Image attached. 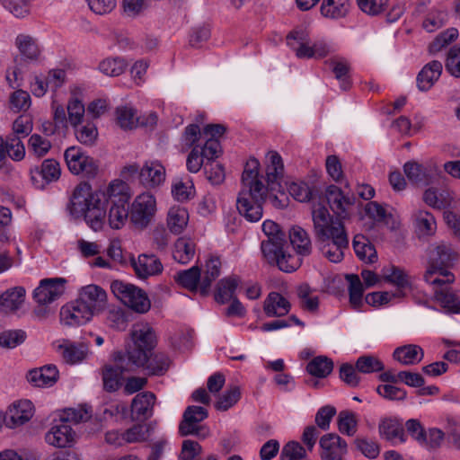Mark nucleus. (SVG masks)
Masks as SVG:
<instances>
[{
	"label": "nucleus",
	"instance_id": "1",
	"mask_svg": "<svg viewBox=\"0 0 460 460\" xmlns=\"http://www.w3.org/2000/svg\"><path fill=\"white\" fill-rule=\"evenodd\" d=\"M131 199V187L121 179L111 180L98 190L81 181L73 190L69 207L73 214L83 216L93 231H100L105 225L106 207L129 205Z\"/></svg>",
	"mask_w": 460,
	"mask_h": 460
},
{
	"label": "nucleus",
	"instance_id": "2",
	"mask_svg": "<svg viewBox=\"0 0 460 460\" xmlns=\"http://www.w3.org/2000/svg\"><path fill=\"white\" fill-rule=\"evenodd\" d=\"M312 217L314 233L320 242L341 243L349 240L342 218H333L324 206L319 204L315 207Z\"/></svg>",
	"mask_w": 460,
	"mask_h": 460
},
{
	"label": "nucleus",
	"instance_id": "3",
	"mask_svg": "<svg viewBox=\"0 0 460 460\" xmlns=\"http://www.w3.org/2000/svg\"><path fill=\"white\" fill-rule=\"evenodd\" d=\"M114 296L125 306L137 314H146L151 309V300L142 288L119 279L111 284Z\"/></svg>",
	"mask_w": 460,
	"mask_h": 460
},
{
	"label": "nucleus",
	"instance_id": "4",
	"mask_svg": "<svg viewBox=\"0 0 460 460\" xmlns=\"http://www.w3.org/2000/svg\"><path fill=\"white\" fill-rule=\"evenodd\" d=\"M68 170L75 175L93 179L99 174V164L78 146L68 147L64 154Z\"/></svg>",
	"mask_w": 460,
	"mask_h": 460
},
{
	"label": "nucleus",
	"instance_id": "5",
	"mask_svg": "<svg viewBox=\"0 0 460 460\" xmlns=\"http://www.w3.org/2000/svg\"><path fill=\"white\" fill-rule=\"evenodd\" d=\"M266 195L267 189H262L260 192L252 189H242L236 200V208L240 215L250 222L259 221L263 215L262 202Z\"/></svg>",
	"mask_w": 460,
	"mask_h": 460
},
{
	"label": "nucleus",
	"instance_id": "6",
	"mask_svg": "<svg viewBox=\"0 0 460 460\" xmlns=\"http://www.w3.org/2000/svg\"><path fill=\"white\" fill-rule=\"evenodd\" d=\"M157 211L156 199L150 192L138 194L130 205V221L137 228H146Z\"/></svg>",
	"mask_w": 460,
	"mask_h": 460
},
{
	"label": "nucleus",
	"instance_id": "7",
	"mask_svg": "<svg viewBox=\"0 0 460 460\" xmlns=\"http://www.w3.org/2000/svg\"><path fill=\"white\" fill-rule=\"evenodd\" d=\"M324 196L332 212L340 218L346 219L350 217L355 199L352 195L344 193L337 185H329L324 191Z\"/></svg>",
	"mask_w": 460,
	"mask_h": 460
},
{
	"label": "nucleus",
	"instance_id": "8",
	"mask_svg": "<svg viewBox=\"0 0 460 460\" xmlns=\"http://www.w3.org/2000/svg\"><path fill=\"white\" fill-rule=\"evenodd\" d=\"M146 438V430L141 424H136L127 429L119 430L111 429L105 432L104 440L107 444L113 447H123L127 444L142 442Z\"/></svg>",
	"mask_w": 460,
	"mask_h": 460
},
{
	"label": "nucleus",
	"instance_id": "9",
	"mask_svg": "<svg viewBox=\"0 0 460 460\" xmlns=\"http://www.w3.org/2000/svg\"><path fill=\"white\" fill-rule=\"evenodd\" d=\"M78 297L93 315L103 312L108 306L109 298L106 290L95 284L83 287Z\"/></svg>",
	"mask_w": 460,
	"mask_h": 460
},
{
	"label": "nucleus",
	"instance_id": "10",
	"mask_svg": "<svg viewBox=\"0 0 460 460\" xmlns=\"http://www.w3.org/2000/svg\"><path fill=\"white\" fill-rule=\"evenodd\" d=\"M226 128L219 124L207 125L203 128V137L205 144L201 154L208 162L215 161L222 154V147L219 138L225 134Z\"/></svg>",
	"mask_w": 460,
	"mask_h": 460
},
{
	"label": "nucleus",
	"instance_id": "11",
	"mask_svg": "<svg viewBox=\"0 0 460 460\" xmlns=\"http://www.w3.org/2000/svg\"><path fill=\"white\" fill-rule=\"evenodd\" d=\"M66 284V279L64 278L42 279L34 290L33 296L40 305L49 304L64 294Z\"/></svg>",
	"mask_w": 460,
	"mask_h": 460
},
{
	"label": "nucleus",
	"instance_id": "12",
	"mask_svg": "<svg viewBox=\"0 0 460 460\" xmlns=\"http://www.w3.org/2000/svg\"><path fill=\"white\" fill-rule=\"evenodd\" d=\"M322 460H343L348 445L344 439L334 433L323 435L319 441Z\"/></svg>",
	"mask_w": 460,
	"mask_h": 460
},
{
	"label": "nucleus",
	"instance_id": "13",
	"mask_svg": "<svg viewBox=\"0 0 460 460\" xmlns=\"http://www.w3.org/2000/svg\"><path fill=\"white\" fill-rule=\"evenodd\" d=\"M156 397L154 393L146 391L138 393L130 404V418L134 421H145L153 414Z\"/></svg>",
	"mask_w": 460,
	"mask_h": 460
},
{
	"label": "nucleus",
	"instance_id": "14",
	"mask_svg": "<svg viewBox=\"0 0 460 460\" xmlns=\"http://www.w3.org/2000/svg\"><path fill=\"white\" fill-rule=\"evenodd\" d=\"M60 317L66 325H80L90 321L93 314L78 297L74 303L62 307Z\"/></svg>",
	"mask_w": 460,
	"mask_h": 460
},
{
	"label": "nucleus",
	"instance_id": "15",
	"mask_svg": "<svg viewBox=\"0 0 460 460\" xmlns=\"http://www.w3.org/2000/svg\"><path fill=\"white\" fill-rule=\"evenodd\" d=\"M136 275L139 279H147L163 272L164 266L159 258L154 254H140L137 259L131 260Z\"/></svg>",
	"mask_w": 460,
	"mask_h": 460
},
{
	"label": "nucleus",
	"instance_id": "16",
	"mask_svg": "<svg viewBox=\"0 0 460 460\" xmlns=\"http://www.w3.org/2000/svg\"><path fill=\"white\" fill-rule=\"evenodd\" d=\"M424 279L432 286L435 294L438 290L449 288V286L455 281V276L442 266L429 264L424 274Z\"/></svg>",
	"mask_w": 460,
	"mask_h": 460
},
{
	"label": "nucleus",
	"instance_id": "17",
	"mask_svg": "<svg viewBox=\"0 0 460 460\" xmlns=\"http://www.w3.org/2000/svg\"><path fill=\"white\" fill-rule=\"evenodd\" d=\"M130 337L132 344L150 350H153L157 343L155 330L146 322H139L134 324Z\"/></svg>",
	"mask_w": 460,
	"mask_h": 460
},
{
	"label": "nucleus",
	"instance_id": "18",
	"mask_svg": "<svg viewBox=\"0 0 460 460\" xmlns=\"http://www.w3.org/2000/svg\"><path fill=\"white\" fill-rule=\"evenodd\" d=\"M59 378V372L56 366L47 365L30 370L27 374L29 383L37 387L54 385Z\"/></svg>",
	"mask_w": 460,
	"mask_h": 460
},
{
	"label": "nucleus",
	"instance_id": "19",
	"mask_svg": "<svg viewBox=\"0 0 460 460\" xmlns=\"http://www.w3.org/2000/svg\"><path fill=\"white\" fill-rule=\"evenodd\" d=\"M263 311L269 317H282L291 309V304L279 292H270L263 301Z\"/></svg>",
	"mask_w": 460,
	"mask_h": 460
},
{
	"label": "nucleus",
	"instance_id": "20",
	"mask_svg": "<svg viewBox=\"0 0 460 460\" xmlns=\"http://www.w3.org/2000/svg\"><path fill=\"white\" fill-rule=\"evenodd\" d=\"M261 164L258 159L251 157L245 164L242 174V189H252L260 192L262 189H267L259 178Z\"/></svg>",
	"mask_w": 460,
	"mask_h": 460
},
{
	"label": "nucleus",
	"instance_id": "21",
	"mask_svg": "<svg viewBox=\"0 0 460 460\" xmlns=\"http://www.w3.org/2000/svg\"><path fill=\"white\" fill-rule=\"evenodd\" d=\"M190 220L189 211L181 206H172L166 216V226L172 234H181L188 226Z\"/></svg>",
	"mask_w": 460,
	"mask_h": 460
},
{
	"label": "nucleus",
	"instance_id": "22",
	"mask_svg": "<svg viewBox=\"0 0 460 460\" xmlns=\"http://www.w3.org/2000/svg\"><path fill=\"white\" fill-rule=\"evenodd\" d=\"M208 416V411L200 406H189L183 414V420L180 423L179 431L181 436H187L197 432L195 424L202 421Z\"/></svg>",
	"mask_w": 460,
	"mask_h": 460
},
{
	"label": "nucleus",
	"instance_id": "23",
	"mask_svg": "<svg viewBox=\"0 0 460 460\" xmlns=\"http://www.w3.org/2000/svg\"><path fill=\"white\" fill-rule=\"evenodd\" d=\"M49 444L57 447H70L75 441V432L66 423L54 426L46 435Z\"/></svg>",
	"mask_w": 460,
	"mask_h": 460
},
{
	"label": "nucleus",
	"instance_id": "24",
	"mask_svg": "<svg viewBox=\"0 0 460 460\" xmlns=\"http://www.w3.org/2000/svg\"><path fill=\"white\" fill-rule=\"evenodd\" d=\"M139 177L141 181L147 186H158L165 179V169L161 163L149 161L141 168Z\"/></svg>",
	"mask_w": 460,
	"mask_h": 460
},
{
	"label": "nucleus",
	"instance_id": "25",
	"mask_svg": "<svg viewBox=\"0 0 460 460\" xmlns=\"http://www.w3.org/2000/svg\"><path fill=\"white\" fill-rule=\"evenodd\" d=\"M289 240L293 249L300 257H306L312 252V242L307 232L299 226L289 230Z\"/></svg>",
	"mask_w": 460,
	"mask_h": 460
},
{
	"label": "nucleus",
	"instance_id": "26",
	"mask_svg": "<svg viewBox=\"0 0 460 460\" xmlns=\"http://www.w3.org/2000/svg\"><path fill=\"white\" fill-rule=\"evenodd\" d=\"M26 291L22 287H14L0 295V308L5 313L15 312L25 300Z\"/></svg>",
	"mask_w": 460,
	"mask_h": 460
},
{
	"label": "nucleus",
	"instance_id": "27",
	"mask_svg": "<svg viewBox=\"0 0 460 460\" xmlns=\"http://www.w3.org/2000/svg\"><path fill=\"white\" fill-rule=\"evenodd\" d=\"M63 359L68 364L82 362L88 355V347L84 343H73L65 341L58 347Z\"/></svg>",
	"mask_w": 460,
	"mask_h": 460
},
{
	"label": "nucleus",
	"instance_id": "28",
	"mask_svg": "<svg viewBox=\"0 0 460 460\" xmlns=\"http://www.w3.org/2000/svg\"><path fill=\"white\" fill-rule=\"evenodd\" d=\"M442 64L439 61L428 63L418 75V86L421 91L430 89L442 73Z\"/></svg>",
	"mask_w": 460,
	"mask_h": 460
},
{
	"label": "nucleus",
	"instance_id": "29",
	"mask_svg": "<svg viewBox=\"0 0 460 460\" xmlns=\"http://www.w3.org/2000/svg\"><path fill=\"white\" fill-rule=\"evenodd\" d=\"M458 259V254L449 246L438 244L429 252V265L442 266L446 269L452 266Z\"/></svg>",
	"mask_w": 460,
	"mask_h": 460
},
{
	"label": "nucleus",
	"instance_id": "30",
	"mask_svg": "<svg viewBox=\"0 0 460 460\" xmlns=\"http://www.w3.org/2000/svg\"><path fill=\"white\" fill-rule=\"evenodd\" d=\"M332 53V48L323 40L312 41L309 38L302 49L296 50L299 58H323Z\"/></svg>",
	"mask_w": 460,
	"mask_h": 460
},
{
	"label": "nucleus",
	"instance_id": "31",
	"mask_svg": "<svg viewBox=\"0 0 460 460\" xmlns=\"http://www.w3.org/2000/svg\"><path fill=\"white\" fill-rule=\"evenodd\" d=\"M196 243L187 236L180 237L176 240L173 249V258L176 261L186 264L195 256Z\"/></svg>",
	"mask_w": 460,
	"mask_h": 460
},
{
	"label": "nucleus",
	"instance_id": "32",
	"mask_svg": "<svg viewBox=\"0 0 460 460\" xmlns=\"http://www.w3.org/2000/svg\"><path fill=\"white\" fill-rule=\"evenodd\" d=\"M353 248L360 261L366 263H374L377 261L376 250L366 236L356 235L353 240Z\"/></svg>",
	"mask_w": 460,
	"mask_h": 460
},
{
	"label": "nucleus",
	"instance_id": "33",
	"mask_svg": "<svg viewBox=\"0 0 460 460\" xmlns=\"http://www.w3.org/2000/svg\"><path fill=\"white\" fill-rule=\"evenodd\" d=\"M366 213L375 220L382 222L391 230H396L400 226V221L377 202H368L366 206Z\"/></svg>",
	"mask_w": 460,
	"mask_h": 460
},
{
	"label": "nucleus",
	"instance_id": "34",
	"mask_svg": "<svg viewBox=\"0 0 460 460\" xmlns=\"http://www.w3.org/2000/svg\"><path fill=\"white\" fill-rule=\"evenodd\" d=\"M106 208L105 223L107 222L111 229H121L128 222V219H130V208L128 209V205Z\"/></svg>",
	"mask_w": 460,
	"mask_h": 460
},
{
	"label": "nucleus",
	"instance_id": "35",
	"mask_svg": "<svg viewBox=\"0 0 460 460\" xmlns=\"http://www.w3.org/2000/svg\"><path fill=\"white\" fill-rule=\"evenodd\" d=\"M435 301L447 313L460 314V293L451 288L438 290L434 294Z\"/></svg>",
	"mask_w": 460,
	"mask_h": 460
},
{
	"label": "nucleus",
	"instance_id": "36",
	"mask_svg": "<svg viewBox=\"0 0 460 460\" xmlns=\"http://www.w3.org/2000/svg\"><path fill=\"white\" fill-rule=\"evenodd\" d=\"M200 270L198 267H192L189 270H182L174 275V281L181 287L190 290L200 291Z\"/></svg>",
	"mask_w": 460,
	"mask_h": 460
},
{
	"label": "nucleus",
	"instance_id": "37",
	"mask_svg": "<svg viewBox=\"0 0 460 460\" xmlns=\"http://www.w3.org/2000/svg\"><path fill=\"white\" fill-rule=\"evenodd\" d=\"M423 356V349L414 344L399 347L394 352V358L403 365L416 364L422 359Z\"/></svg>",
	"mask_w": 460,
	"mask_h": 460
},
{
	"label": "nucleus",
	"instance_id": "38",
	"mask_svg": "<svg viewBox=\"0 0 460 460\" xmlns=\"http://www.w3.org/2000/svg\"><path fill=\"white\" fill-rule=\"evenodd\" d=\"M383 279L401 289L411 288V283L409 275L403 269L394 265H390L384 268Z\"/></svg>",
	"mask_w": 460,
	"mask_h": 460
},
{
	"label": "nucleus",
	"instance_id": "39",
	"mask_svg": "<svg viewBox=\"0 0 460 460\" xmlns=\"http://www.w3.org/2000/svg\"><path fill=\"white\" fill-rule=\"evenodd\" d=\"M349 9V0H323L320 12L328 19H339L344 17Z\"/></svg>",
	"mask_w": 460,
	"mask_h": 460
},
{
	"label": "nucleus",
	"instance_id": "40",
	"mask_svg": "<svg viewBox=\"0 0 460 460\" xmlns=\"http://www.w3.org/2000/svg\"><path fill=\"white\" fill-rule=\"evenodd\" d=\"M301 307L310 313H316L319 308V297L314 294L313 288L307 283H301L296 288Z\"/></svg>",
	"mask_w": 460,
	"mask_h": 460
},
{
	"label": "nucleus",
	"instance_id": "41",
	"mask_svg": "<svg viewBox=\"0 0 460 460\" xmlns=\"http://www.w3.org/2000/svg\"><path fill=\"white\" fill-rule=\"evenodd\" d=\"M268 163L266 164V176L268 181L274 182L284 175V163L280 155L274 150L267 154Z\"/></svg>",
	"mask_w": 460,
	"mask_h": 460
},
{
	"label": "nucleus",
	"instance_id": "42",
	"mask_svg": "<svg viewBox=\"0 0 460 460\" xmlns=\"http://www.w3.org/2000/svg\"><path fill=\"white\" fill-rule=\"evenodd\" d=\"M221 261L218 258H210L206 263V269L200 280V293L207 295L212 282L219 276Z\"/></svg>",
	"mask_w": 460,
	"mask_h": 460
},
{
	"label": "nucleus",
	"instance_id": "43",
	"mask_svg": "<svg viewBox=\"0 0 460 460\" xmlns=\"http://www.w3.org/2000/svg\"><path fill=\"white\" fill-rule=\"evenodd\" d=\"M286 238L280 237L272 240H264L261 242V249L265 260L273 264L285 250Z\"/></svg>",
	"mask_w": 460,
	"mask_h": 460
},
{
	"label": "nucleus",
	"instance_id": "44",
	"mask_svg": "<svg viewBox=\"0 0 460 460\" xmlns=\"http://www.w3.org/2000/svg\"><path fill=\"white\" fill-rule=\"evenodd\" d=\"M8 413L13 425H21L32 417L33 407L28 401H20L9 409Z\"/></svg>",
	"mask_w": 460,
	"mask_h": 460
},
{
	"label": "nucleus",
	"instance_id": "45",
	"mask_svg": "<svg viewBox=\"0 0 460 460\" xmlns=\"http://www.w3.org/2000/svg\"><path fill=\"white\" fill-rule=\"evenodd\" d=\"M121 374L118 368L105 365L101 369L103 388L109 393H113L119 390L121 385Z\"/></svg>",
	"mask_w": 460,
	"mask_h": 460
},
{
	"label": "nucleus",
	"instance_id": "46",
	"mask_svg": "<svg viewBox=\"0 0 460 460\" xmlns=\"http://www.w3.org/2000/svg\"><path fill=\"white\" fill-rule=\"evenodd\" d=\"M332 369V361L323 356L314 358L306 366V370L310 375L320 378L329 376Z\"/></svg>",
	"mask_w": 460,
	"mask_h": 460
},
{
	"label": "nucleus",
	"instance_id": "47",
	"mask_svg": "<svg viewBox=\"0 0 460 460\" xmlns=\"http://www.w3.org/2000/svg\"><path fill=\"white\" fill-rule=\"evenodd\" d=\"M75 128L76 139L84 146H92L98 138V129L94 123L87 121L84 124H78Z\"/></svg>",
	"mask_w": 460,
	"mask_h": 460
},
{
	"label": "nucleus",
	"instance_id": "48",
	"mask_svg": "<svg viewBox=\"0 0 460 460\" xmlns=\"http://www.w3.org/2000/svg\"><path fill=\"white\" fill-rule=\"evenodd\" d=\"M379 432L387 440L402 439L403 427L395 419L385 418L379 424Z\"/></svg>",
	"mask_w": 460,
	"mask_h": 460
},
{
	"label": "nucleus",
	"instance_id": "49",
	"mask_svg": "<svg viewBox=\"0 0 460 460\" xmlns=\"http://www.w3.org/2000/svg\"><path fill=\"white\" fill-rule=\"evenodd\" d=\"M170 361L165 355L151 351L146 364L142 368L147 370L150 375H162L168 369Z\"/></svg>",
	"mask_w": 460,
	"mask_h": 460
},
{
	"label": "nucleus",
	"instance_id": "50",
	"mask_svg": "<svg viewBox=\"0 0 460 460\" xmlns=\"http://www.w3.org/2000/svg\"><path fill=\"white\" fill-rule=\"evenodd\" d=\"M237 285L238 281L234 278L221 279L215 294L216 301L221 304L230 301L234 296Z\"/></svg>",
	"mask_w": 460,
	"mask_h": 460
},
{
	"label": "nucleus",
	"instance_id": "51",
	"mask_svg": "<svg viewBox=\"0 0 460 460\" xmlns=\"http://www.w3.org/2000/svg\"><path fill=\"white\" fill-rule=\"evenodd\" d=\"M346 279L349 282V293L350 305L358 309L362 305L363 286L360 279L356 274L347 275Z\"/></svg>",
	"mask_w": 460,
	"mask_h": 460
},
{
	"label": "nucleus",
	"instance_id": "52",
	"mask_svg": "<svg viewBox=\"0 0 460 460\" xmlns=\"http://www.w3.org/2000/svg\"><path fill=\"white\" fill-rule=\"evenodd\" d=\"M117 122L125 129H131L138 123L137 111L132 107L122 106L117 109Z\"/></svg>",
	"mask_w": 460,
	"mask_h": 460
},
{
	"label": "nucleus",
	"instance_id": "53",
	"mask_svg": "<svg viewBox=\"0 0 460 460\" xmlns=\"http://www.w3.org/2000/svg\"><path fill=\"white\" fill-rule=\"evenodd\" d=\"M323 243V252L331 262H340L343 259V249L348 247L349 240L344 242H322Z\"/></svg>",
	"mask_w": 460,
	"mask_h": 460
},
{
	"label": "nucleus",
	"instance_id": "54",
	"mask_svg": "<svg viewBox=\"0 0 460 460\" xmlns=\"http://www.w3.org/2000/svg\"><path fill=\"white\" fill-rule=\"evenodd\" d=\"M358 420L355 413L342 411L338 416V429L342 434L353 436L357 432Z\"/></svg>",
	"mask_w": 460,
	"mask_h": 460
},
{
	"label": "nucleus",
	"instance_id": "55",
	"mask_svg": "<svg viewBox=\"0 0 460 460\" xmlns=\"http://www.w3.org/2000/svg\"><path fill=\"white\" fill-rule=\"evenodd\" d=\"M325 167L328 175L334 182L341 183L346 181L342 164L337 155H328L325 161Z\"/></svg>",
	"mask_w": 460,
	"mask_h": 460
},
{
	"label": "nucleus",
	"instance_id": "56",
	"mask_svg": "<svg viewBox=\"0 0 460 460\" xmlns=\"http://www.w3.org/2000/svg\"><path fill=\"white\" fill-rule=\"evenodd\" d=\"M152 350L141 348L139 346L129 344L127 349V358L129 363L136 367H143L146 362L147 358Z\"/></svg>",
	"mask_w": 460,
	"mask_h": 460
},
{
	"label": "nucleus",
	"instance_id": "57",
	"mask_svg": "<svg viewBox=\"0 0 460 460\" xmlns=\"http://www.w3.org/2000/svg\"><path fill=\"white\" fill-rule=\"evenodd\" d=\"M16 45L24 58L31 60H35L39 58L40 52L32 38L19 36L16 39Z\"/></svg>",
	"mask_w": 460,
	"mask_h": 460
},
{
	"label": "nucleus",
	"instance_id": "58",
	"mask_svg": "<svg viewBox=\"0 0 460 460\" xmlns=\"http://www.w3.org/2000/svg\"><path fill=\"white\" fill-rule=\"evenodd\" d=\"M309 37L308 31L305 28L299 26L294 28L288 33L286 40L287 44L293 49L296 54V50L303 48Z\"/></svg>",
	"mask_w": 460,
	"mask_h": 460
},
{
	"label": "nucleus",
	"instance_id": "59",
	"mask_svg": "<svg viewBox=\"0 0 460 460\" xmlns=\"http://www.w3.org/2000/svg\"><path fill=\"white\" fill-rule=\"evenodd\" d=\"M302 258L298 255H292L284 250L273 264L277 265L284 272H293L301 266Z\"/></svg>",
	"mask_w": 460,
	"mask_h": 460
},
{
	"label": "nucleus",
	"instance_id": "60",
	"mask_svg": "<svg viewBox=\"0 0 460 460\" xmlns=\"http://www.w3.org/2000/svg\"><path fill=\"white\" fill-rule=\"evenodd\" d=\"M25 332L21 330H7L0 333V347L13 349L25 341Z\"/></svg>",
	"mask_w": 460,
	"mask_h": 460
},
{
	"label": "nucleus",
	"instance_id": "61",
	"mask_svg": "<svg viewBox=\"0 0 460 460\" xmlns=\"http://www.w3.org/2000/svg\"><path fill=\"white\" fill-rule=\"evenodd\" d=\"M354 443L357 449L370 459L376 458L380 454V446L371 438L359 437L355 439Z\"/></svg>",
	"mask_w": 460,
	"mask_h": 460
},
{
	"label": "nucleus",
	"instance_id": "62",
	"mask_svg": "<svg viewBox=\"0 0 460 460\" xmlns=\"http://www.w3.org/2000/svg\"><path fill=\"white\" fill-rule=\"evenodd\" d=\"M30 94L23 90L14 91L9 98L10 109L14 112L25 111L31 107Z\"/></svg>",
	"mask_w": 460,
	"mask_h": 460
},
{
	"label": "nucleus",
	"instance_id": "63",
	"mask_svg": "<svg viewBox=\"0 0 460 460\" xmlns=\"http://www.w3.org/2000/svg\"><path fill=\"white\" fill-rule=\"evenodd\" d=\"M33 128V118L30 113H22L13 122L14 135L25 137L31 134Z\"/></svg>",
	"mask_w": 460,
	"mask_h": 460
},
{
	"label": "nucleus",
	"instance_id": "64",
	"mask_svg": "<svg viewBox=\"0 0 460 460\" xmlns=\"http://www.w3.org/2000/svg\"><path fill=\"white\" fill-rule=\"evenodd\" d=\"M172 192L177 200H188L195 195L193 181L190 179L186 181L180 180L172 186Z\"/></svg>",
	"mask_w": 460,
	"mask_h": 460
}]
</instances>
